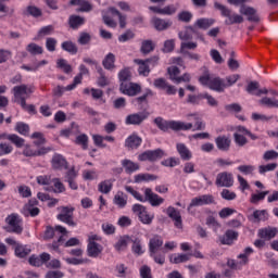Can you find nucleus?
I'll list each match as a JSON object with an SVG mask.
<instances>
[{"label": "nucleus", "instance_id": "1", "mask_svg": "<svg viewBox=\"0 0 278 278\" xmlns=\"http://www.w3.org/2000/svg\"><path fill=\"white\" fill-rule=\"evenodd\" d=\"M154 125L166 134L169 129L173 131H189L192 128V123H184L179 121H166L163 117L159 116L153 121Z\"/></svg>", "mask_w": 278, "mask_h": 278}, {"label": "nucleus", "instance_id": "2", "mask_svg": "<svg viewBox=\"0 0 278 278\" xmlns=\"http://www.w3.org/2000/svg\"><path fill=\"white\" fill-rule=\"evenodd\" d=\"M215 10H219L222 16L225 18V25H240L241 23H244V17L237 13H231V10L226 8L224 4H220L218 2H214Z\"/></svg>", "mask_w": 278, "mask_h": 278}, {"label": "nucleus", "instance_id": "3", "mask_svg": "<svg viewBox=\"0 0 278 278\" xmlns=\"http://www.w3.org/2000/svg\"><path fill=\"white\" fill-rule=\"evenodd\" d=\"M5 223H8L9 226L4 227L5 231L8 233H23V228L21 226V223H23V219L18 217L16 214H11L5 218Z\"/></svg>", "mask_w": 278, "mask_h": 278}, {"label": "nucleus", "instance_id": "4", "mask_svg": "<svg viewBox=\"0 0 278 278\" xmlns=\"http://www.w3.org/2000/svg\"><path fill=\"white\" fill-rule=\"evenodd\" d=\"M166 155V152L162 150V148H157L155 150H147L138 155L139 162H157V160H162Z\"/></svg>", "mask_w": 278, "mask_h": 278}, {"label": "nucleus", "instance_id": "5", "mask_svg": "<svg viewBox=\"0 0 278 278\" xmlns=\"http://www.w3.org/2000/svg\"><path fill=\"white\" fill-rule=\"evenodd\" d=\"M73 212H75L73 206H61V214L56 218L68 227H77V223L73 219Z\"/></svg>", "mask_w": 278, "mask_h": 278}, {"label": "nucleus", "instance_id": "6", "mask_svg": "<svg viewBox=\"0 0 278 278\" xmlns=\"http://www.w3.org/2000/svg\"><path fill=\"white\" fill-rule=\"evenodd\" d=\"M132 212L134 214H137L139 220H141L143 225H151V223H153L154 216L149 214L147 206L142 204H134Z\"/></svg>", "mask_w": 278, "mask_h": 278}, {"label": "nucleus", "instance_id": "7", "mask_svg": "<svg viewBox=\"0 0 278 278\" xmlns=\"http://www.w3.org/2000/svg\"><path fill=\"white\" fill-rule=\"evenodd\" d=\"M150 115L149 111L132 113L126 116L125 123L126 125L140 126L144 121H147V118H149Z\"/></svg>", "mask_w": 278, "mask_h": 278}, {"label": "nucleus", "instance_id": "8", "mask_svg": "<svg viewBox=\"0 0 278 278\" xmlns=\"http://www.w3.org/2000/svg\"><path fill=\"white\" fill-rule=\"evenodd\" d=\"M119 91L122 94H127L128 97H136L142 92V87L136 83H123L119 85Z\"/></svg>", "mask_w": 278, "mask_h": 278}, {"label": "nucleus", "instance_id": "9", "mask_svg": "<svg viewBox=\"0 0 278 278\" xmlns=\"http://www.w3.org/2000/svg\"><path fill=\"white\" fill-rule=\"evenodd\" d=\"M215 185L218 188H231L233 186V174L228 172L217 174Z\"/></svg>", "mask_w": 278, "mask_h": 278}, {"label": "nucleus", "instance_id": "10", "mask_svg": "<svg viewBox=\"0 0 278 278\" xmlns=\"http://www.w3.org/2000/svg\"><path fill=\"white\" fill-rule=\"evenodd\" d=\"M150 12L154 14H161L162 16H173L177 14V10H179V4H168L164 8L160 7H149Z\"/></svg>", "mask_w": 278, "mask_h": 278}, {"label": "nucleus", "instance_id": "11", "mask_svg": "<svg viewBox=\"0 0 278 278\" xmlns=\"http://www.w3.org/2000/svg\"><path fill=\"white\" fill-rule=\"evenodd\" d=\"M150 203L152 207H160L164 203V198L159 197L157 193L153 192V189L146 188L144 190V203Z\"/></svg>", "mask_w": 278, "mask_h": 278}, {"label": "nucleus", "instance_id": "12", "mask_svg": "<svg viewBox=\"0 0 278 278\" xmlns=\"http://www.w3.org/2000/svg\"><path fill=\"white\" fill-rule=\"evenodd\" d=\"M212 203H214V195L203 194V195L193 198L188 206V210H190V207H201L203 205H212Z\"/></svg>", "mask_w": 278, "mask_h": 278}, {"label": "nucleus", "instance_id": "13", "mask_svg": "<svg viewBox=\"0 0 278 278\" xmlns=\"http://www.w3.org/2000/svg\"><path fill=\"white\" fill-rule=\"evenodd\" d=\"M167 216L174 220V225L177 229H182L184 228V222L181 219V213L177 211L174 206H168L166 210Z\"/></svg>", "mask_w": 278, "mask_h": 278}, {"label": "nucleus", "instance_id": "14", "mask_svg": "<svg viewBox=\"0 0 278 278\" xmlns=\"http://www.w3.org/2000/svg\"><path fill=\"white\" fill-rule=\"evenodd\" d=\"M52 168L54 170H68V162L62 154L55 153L51 160Z\"/></svg>", "mask_w": 278, "mask_h": 278}, {"label": "nucleus", "instance_id": "15", "mask_svg": "<svg viewBox=\"0 0 278 278\" xmlns=\"http://www.w3.org/2000/svg\"><path fill=\"white\" fill-rule=\"evenodd\" d=\"M240 14L248 16L247 21L250 23H260V15L257 14V10L253 7H241Z\"/></svg>", "mask_w": 278, "mask_h": 278}, {"label": "nucleus", "instance_id": "16", "mask_svg": "<svg viewBox=\"0 0 278 278\" xmlns=\"http://www.w3.org/2000/svg\"><path fill=\"white\" fill-rule=\"evenodd\" d=\"M238 236H240L238 231L228 229L223 236L219 237V242L220 244L231 247V244L238 240Z\"/></svg>", "mask_w": 278, "mask_h": 278}, {"label": "nucleus", "instance_id": "17", "mask_svg": "<svg viewBox=\"0 0 278 278\" xmlns=\"http://www.w3.org/2000/svg\"><path fill=\"white\" fill-rule=\"evenodd\" d=\"M164 245V239L160 237V235H155L153 238L149 240V253L154 254L157 253Z\"/></svg>", "mask_w": 278, "mask_h": 278}, {"label": "nucleus", "instance_id": "18", "mask_svg": "<svg viewBox=\"0 0 278 278\" xmlns=\"http://www.w3.org/2000/svg\"><path fill=\"white\" fill-rule=\"evenodd\" d=\"M152 25L156 31H166V29L173 27V21L154 17L152 20Z\"/></svg>", "mask_w": 278, "mask_h": 278}, {"label": "nucleus", "instance_id": "19", "mask_svg": "<svg viewBox=\"0 0 278 278\" xmlns=\"http://www.w3.org/2000/svg\"><path fill=\"white\" fill-rule=\"evenodd\" d=\"M103 253V245L97 243L96 241H89L87 245V255L89 257H99Z\"/></svg>", "mask_w": 278, "mask_h": 278}, {"label": "nucleus", "instance_id": "20", "mask_svg": "<svg viewBox=\"0 0 278 278\" xmlns=\"http://www.w3.org/2000/svg\"><path fill=\"white\" fill-rule=\"evenodd\" d=\"M215 144L218 151L227 152L231 149V139L227 136H218L215 138Z\"/></svg>", "mask_w": 278, "mask_h": 278}, {"label": "nucleus", "instance_id": "21", "mask_svg": "<svg viewBox=\"0 0 278 278\" xmlns=\"http://www.w3.org/2000/svg\"><path fill=\"white\" fill-rule=\"evenodd\" d=\"M208 88L214 92H225V79L220 77L212 78L208 83Z\"/></svg>", "mask_w": 278, "mask_h": 278}, {"label": "nucleus", "instance_id": "22", "mask_svg": "<svg viewBox=\"0 0 278 278\" xmlns=\"http://www.w3.org/2000/svg\"><path fill=\"white\" fill-rule=\"evenodd\" d=\"M278 229L275 227H265L258 230V238L264 240H273L277 236Z\"/></svg>", "mask_w": 278, "mask_h": 278}, {"label": "nucleus", "instance_id": "23", "mask_svg": "<svg viewBox=\"0 0 278 278\" xmlns=\"http://www.w3.org/2000/svg\"><path fill=\"white\" fill-rule=\"evenodd\" d=\"M122 166L125 169V173L127 175H131L136 173L137 170H140V164L135 163L134 161L129 159H125L122 161Z\"/></svg>", "mask_w": 278, "mask_h": 278}, {"label": "nucleus", "instance_id": "24", "mask_svg": "<svg viewBox=\"0 0 278 278\" xmlns=\"http://www.w3.org/2000/svg\"><path fill=\"white\" fill-rule=\"evenodd\" d=\"M68 25L71 29H78L81 25H86V17H81V15H70Z\"/></svg>", "mask_w": 278, "mask_h": 278}, {"label": "nucleus", "instance_id": "25", "mask_svg": "<svg viewBox=\"0 0 278 278\" xmlns=\"http://www.w3.org/2000/svg\"><path fill=\"white\" fill-rule=\"evenodd\" d=\"M248 219L251 223H261V220H268V211L266 210H256L252 215L248 216Z\"/></svg>", "mask_w": 278, "mask_h": 278}, {"label": "nucleus", "instance_id": "26", "mask_svg": "<svg viewBox=\"0 0 278 278\" xmlns=\"http://www.w3.org/2000/svg\"><path fill=\"white\" fill-rule=\"evenodd\" d=\"M142 144V138L136 134L130 135L126 140H125V147L128 149H138Z\"/></svg>", "mask_w": 278, "mask_h": 278}, {"label": "nucleus", "instance_id": "27", "mask_svg": "<svg viewBox=\"0 0 278 278\" xmlns=\"http://www.w3.org/2000/svg\"><path fill=\"white\" fill-rule=\"evenodd\" d=\"M115 62H116V55L110 52L103 59L102 66L105 68V71H114L116 68Z\"/></svg>", "mask_w": 278, "mask_h": 278}, {"label": "nucleus", "instance_id": "28", "mask_svg": "<svg viewBox=\"0 0 278 278\" xmlns=\"http://www.w3.org/2000/svg\"><path fill=\"white\" fill-rule=\"evenodd\" d=\"M176 149L184 162H189V160H192V152H190V149H188L185 143H177Z\"/></svg>", "mask_w": 278, "mask_h": 278}, {"label": "nucleus", "instance_id": "29", "mask_svg": "<svg viewBox=\"0 0 278 278\" xmlns=\"http://www.w3.org/2000/svg\"><path fill=\"white\" fill-rule=\"evenodd\" d=\"M22 16H33L34 18H40L42 16V10L36 5H28L22 11Z\"/></svg>", "mask_w": 278, "mask_h": 278}, {"label": "nucleus", "instance_id": "30", "mask_svg": "<svg viewBox=\"0 0 278 278\" xmlns=\"http://www.w3.org/2000/svg\"><path fill=\"white\" fill-rule=\"evenodd\" d=\"M134 62L139 66V75H142L143 77H149V74L151 73V68H149V63L142 59H135Z\"/></svg>", "mask_w": 278, "mask_h": 278}, {"label": "nucleus", "instance_id": "31", "mask_svg": "<svg viewBox=\"0 0 278 278\" xmlns=\"http://www.w3.org/2000/svg\"><path fill=\"white\" fill-rule=\"evenodd\" d=\"M61 49L70 53V55H77L79 48H77V43L72 40H66L61 43Z\"/></svg>", "mask_w": 278, "mask_h": 278}, {"label": "nucleus", "instance_id": "32", "mask_svg": "<svg viewBox=\"0 0 278 278\" xmlns=\"http://www.w3.org/2000/svg\"><path fill=\"white\" fill-rule=\"evenodd\" d=\"M214 23H216V20L214 18L202 17L197 20L194 27H198V29L207 30L210 27H212V25H214Z\"/></svg>", "mask_w": 278, "mask_h": 278}, {"label": "nucleus", "instance_id": "33", "mask_svg": "<svg viewBox=\"0 0 278 278\" xmlns=\"http://www.w3.org/2000/svg\"><path fill=\"white\" fill-rule=\"evenodd\" d=\"M14 253L15 257H20V260H23L27 257L29 253H31V249H29V247L27 245H23V243H20L16 247H14Z\"/></svg>", "mask_w": 278, "mask_h": 278}, {"label": "nucleus", "instance_id": "34", "mask_svg": "<svg viewBox=\"0 0 278 278\" xmlns=\"http://www.w3.org/2000/svg\"><path fill=\"white\" fill-rule=\"evenodd\" d=\"M190 257H192V254H172L169 262L170 264H184L190 262Z\"/></svg>", "mask_w": 278, "mask_h": 278}, {"label": "nucleus", "instance_id": "35", "mask_svg": "<svg viewBox=\"0 0 278 278\" xmlns=\"http://www.w3.org/2000/svg\"><path fill=\"white\" fill-rule=\"evenodd\" d=\"M109 12H111L113 16H118L121 29H125V27H127V15L121 14V11L114 7H110Z\"/></svg>", "mask_w": 278, "mask_h": 278}, {"label": "nucleus", "instance_id": "36", "mask_svg": "<svg viewBox=\"0 0 278 278\" xmlns=\"http://www.w3.org/2000/svg\"><path fill=\"white\" fill-rule=\"evenodd\" d=\"M152 51H155V43H153V40L147 39L141 42L140 52L143 55H149Z\"/></svg>", "mask_w": 278, "mask_h": 278}, {"label": "nucleus", "instance_id": "37", "mask_svg": "<svg viewBox=\"0 0 278 278\" xmlns=\"http://www.w3.org/2000/svg\"><path fill=\"white\" fill-rule=\"evenodd\" d=\"M130 242H132L131 251L135 255L144 254V250H142V241L140 238L131 237Z\"/></svg>", "mask_w": 278, "mask_h": 278}, {"label": "nucleus", "instance_id": "38", "mask_svg": "<svg viewBox=\"0 0 278 278\" xmlns=\"http://www.w3.org/2000/svg\"><path fill=\"white\" fill-rule=\"evenodd\" d=\"M129 242H131L130 236H123L118 239V241L114 244L116 251H125L127 249Z\"/></svg>", "mask_w": 278, "mask_h": 278}, {"label": "nucleus", "instance_id": "39", "mask_svg": "<svg viewBox=\"0 0 278 278\" xmlns=\"http://www.w3.org/2000/svg\"><path fill=\"white\" fill-rule=\"evenodd\" d=\"M113 184H112V179H106L104 181H101L98 185V190L102 193V194H110V192H112V188H113Z\"/></svg>", "mask_w": 278, "mask_h": 278}, {"label": "nucleus", "instance_id": "40", "mask_svg": "<svg viewBox=\"0 0 278 278\" xmlns=\"http://www.w3.org/2000/svg\"><path fill=\"white\" fill-rule=\"evenodd\" d=\"M8 140L12 142V144H15L17 149H23V147H25V139H23L16 134L9 135Z\"/></svg>", "mask_w": 278, "mask_h": 278}, {"label": "nucleus", "instance_id": "41", "mask_svg": "<svg viewBox=\"0 0 278 278\" xmlns=\"http://www.w3.org/2000/svg\"><path fill=\"white\" fill-rule=\"evenodd\" d=\"M15 103H20L21 108L25 110V112H28V114H38V111H36V105L28 104L25 98H21V101L14 100Z\"/></svg>", "mask_w": 278, "mask_h": 278}, {"label": "nucleus", "instance_id": "42", "mask_svg": "<svg viewBox=\"0 0 278 278\" xmlns=\"http://www.w3.org/2000/svg\"><path fill=\"white\" fill-rule=\"evenodd\" d=\"M149 97H153V91L151 89H147L146 92L140 96L137 97L132 100V103H136L137 105H142V103H149Z\"/></svg>", "mask_w": 278, "mask_h": 278}, {"label": "nucleus", "instance_id": "43", "mask_svg": "<svg viewBox=\"0 0 278 278\" xmlns=\"http://www.w3.org/2000/svg\"><path fill=\"white\" fill-rule=\"evenodd\" d=\"M157 176L153 174H138L135 176V184H142V181H155Z\"/></svg>", "mask_w": 278, "mask_h": 278}, {"label": "nucleus", "instance_id": "44", "mask_svg": "<svg viewBox=\"0 0 278 278\" xmlns=\"http://www.w3.org/2000/svg\"><path fill=\"white\" fill-rule=\"evenodd\" d=\"M26 51H28V53H30V55H42V53H45V50L42 49V47L38 46L35 42L29 43L26 47Z\"/></svg>", "mask_w": 278, "mask_h": 278}, {"label": "nucleus", "instance_id": "45", "mask_svg": "<svg viewBox=\"0 0 278 278\" xmlns=\"http://www.w3.org/2000/svg\"><path fill=\"white\" fill-rule=\"evenodd\" d=\"M118 79L121 84H127V81H131V71L129 67H125L118 73Z\"/></svg>", "mask_w": 278, "mask_h": 278}, {"label": "nucleus", "instance_id": "46", "mask_svg": "<svg viewBox=\"0 0 278 278\" xmlns=\"http://www.w3.org/2000/svg\"><path fill=\"white\" fill-rule=\"evenodd\" d=\"M30 138L37 139L36 141L33 142V144H35V147H42V144H47V138H45V135L42 132H33Z\"/></svg>", "mask_w": 278, "mask_h": 278}, {"label": "nucleus", "instance_id": "47", "mask_svg": "<svg viewBox=\"0 0 278 278\" xmlns=\"http://www.w3.org/2000/svg\"><path fill=\"white\" fill-rule=\"evenodd\" d=\"M258 104L263 105V108H278V100L264 97L261 100H258Z\"/></svg>", "mask_w": 278, "mask_h": 278}, {"label": "nucleus", "instance_id": "48", "mask_svg": "<svg viewBox=\"0 0 278 278\" xmlns=\"http://www.w3.org/2000/svg\"><path fill=\"white\" fill-rule=\"evenodd\" d=\"M167 74L169 75L170 81L177 84V78L181 75V70L177 66H169L167 67Z\"/></svg>", "mask_w": 278, "mask_h": 278}, {"label": "nucleus", "instance_id": "49", "mask_svg": "<svg viewBox=\"0 0 278 278\" xmlns=\"http://www.w3.org/2000/svg\"><path fill=\"white\" fill-rule=\"evenodd\" d=\"M150 257L154 260L155 264L164 266V264L166 263V251L156 252L154 254L150 253Z\"/></svg>", "mask_w": 278, "mask_h": 278}, {"label": "nucleus", "instance_id": "50", "mask_svg": "<svg viewBox=\"0 0 278 278\" xmlns=\"http://www.w3.org/2000/svg\"><path fill=\"white\" fill-rule=\"evenodd\" d=\"M56 66L58 68H61L63 73H65L66 75L73 73V66H71V64L67 63L66 59L58 60Z\"/></svg>", "mask_w": 278, "mask_h": 278}, {"label": "nucleus", "instance_id": "51", "mask_svg": "<svg viewBox=\"0 0 278 278\" xmlns=\"http://www.w3.org/2000/svg\"><path fill=\"white\" fill-rule=\"evenodd\" d=\"M52 184L54 186L53 192L55 194H62V192H66V187L64 186V182L60 180V178H53Z\"/></svg>", "mask_w": 278, "mask_h": 278}, {"label": "nucleus", "instance_id": "52", "mask_svg": "<svg viewBox=\"0 0 278 278\" xmlns=\"http://www.w3.org/2000/svg\"><path fill=\"white\" fill-rule=\"evenodd\" d=\"M240 79V74H232L224 79V88H231Z\"/></svg>", "mask_w": 278, "mask_h": 278}, {"label": "nucleus", "instance_id": "53", "mask_svg": "<svg viewBox=\"0 0 278 278\" xmlns=\"http://www.w3.org/2000/svg\"><path fill=\"white\" fill-rule=\"evenodd\" d=\"M267 194H270V191H261L258 193H253L251 195L250 202L253 203L254 205H257L258 201H264Z\"/></svg>", "mask_w": 278, "mask_h": 278}, {"label": "nucleus", "instance_id": "54", "mask_svg": "<svg viewBox=\"0 0 278 278\" xmlns=\"http://www.w3.org/2000/svg\"><path fill=\"white\" fill-rule=\"evenodd\" d=\"M13 92L15 101H21V94H27V85L15 86Z\"/></svg>", "mask_w": 278, "mask_h": 278}, {"label": "nucleus", "instance_id": "55", "mask_svg": "<svg viewBox=\"0 0 278 278\" xmlns=\"http://www.w3.org/2000/svg\"><path fill=\"white\" fill-rule=\"evenodd\" d=\"M15 131L21 136H29V126L23 122H17L15 125Z\"/></svg>", "mask_w": 278, "mask_h": 278}, {"label": "nucleus", "instance_id": "56", "mask_svg": "<svg viewBox=\"0 0 278 278\" xmlns=\"http://www.w3.org/2000/svg\"><path fill=\"white\" fill-rule=\"evenodd\" d=\"M53 31H55V27H53V25L43 26L39 29L37 38H45V36H51Z\"/></svg>", "mask_w": 278, "mask_h": 278}, {"label": "nucleus", "instance_id": "57", "mask_svg": "<svg viewBox=\"0 0 278 278\" xmlns=\"http://www.w3.org/2000/svg\"><path fill=\"white\" fill-rule=\"evenodd\" d=\"M257 90H260V83L257 80L250 81L245 87V92H248V94H253L254 97L257 94Z\"/></svg>", "mask_w": 278, "mask_h": 278}, {"label": "nucleus", "instance_id": "58", "mask_svg": "<svg viewBox=\"0 0 278 278\" xmlns=\"http://www.w3.org/2000/svg\"><path fill=\"white\" fill-rule=\"evenodd\" d=\"M90 40H92V36H90L89 33L81 31L79 34L77 42L78 45H81V47H85L86 45H90Z\"/></svg>", "mask_w": 278, "mask_h": 278}, {"label": "nucleus", "instance_id": "59", "mask_svg": "<svg viewBox=\"0 0 278 278\" xmlns=\"http://www.w3.org/2000/svg\"><path fill=\"white\" fill-rule=\"evenodd\" d=\"M136 38V34L131 29H127L124 34L118 36V42H129V40H134Z\"/></svg>", "mask_w": 278, "mask_h": 278}, {"label": "nucleus", "instance_id": "60", "mask_svg": "<svg viewBox=\"0 0 278 278\" xmlns=\"http://www.w3.org/2000/svg\"><path fill=\"white\" fill-rule=\"evenodd\" d=\"M200 97H202V99H206L207 105H210L211 108H218V100H216L214 96L205 92L200 93Z\"/></svg>", "mask_w": 278, "mask_h": 278}, {"label": "nucleus", "instance_id": "61", "mask_svg": "<svg viewBox=\"0 0 278 278\" xmlns=\"http://www.w3.org/2000/svg\"><path fill=\"white\" fill-rule=\"evenodd\" d=\"M161 164L162 166H166L168 168H175V166H179L180 161L177 157H169L167 160H163Z\"/></svg>", "mask_w": 278, "mask_h": 278}, {"label": "nucleus", "instance_id": "62", "mask_svg": "<svg viewBox=\"0 0 278 278\" xmlns=\"http://www.w3.org/2000/svg\"><path fill=\"white\" fill-rule=\"evenodd\" d=\"M277 163H269L267 165H260L258 173L260 175H264L265 173H270L277 168Z\"/></svg>", "mask_w": 278, "mask_h": 278}, {"label": "nucleus", "instance_id": "63", "mask_svg": "<svg viewBox=\"0 0 278 278\" xmlns=\"http://www.w3.org/2000/svg\"><path fill=\"white\" fill-rule=\"evenodd\" d=\"M178 21H180V23H190V21H192V12L181 11L178 13Z\"/></svg>", "mask_w": 278, "mask_h": 278}, {"label": "nucleus", "instance_id": "64", "mask_svg": "<svg viewBox=\"0 0 278 278\" xmlns=\"http://www.w3.org/2000/svg\"><path fill=\"white\" fill-rule=\"evenodd\" d=\"M154 88H157V90H166L168 87V81H166V78H156L153 81Z\"/></svg>", "mask_w": 278, "mask_h": 278}]
</instances>
